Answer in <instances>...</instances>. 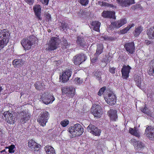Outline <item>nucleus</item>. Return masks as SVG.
Instances as JSON below:
<instances>
[{
    "instance_id": "nucleus-49",
    "label": "nucleus",
    "mask_w": 154,
    "mask_h": 154,
    "mask_svg": "<svg viewBox=\"0 0 154 154\" xmlns=\"http://www.w3.org/2000/svg\"><path fill=\"white\" fill-rule=\"evenodd\" d=\"M75 81L76 84H79L81 83L80 78H76L75 79Z\"/></svg>"
},
{
    "instance_id": "nucleus-36",
    "label": "nucleus",
    "mask_w": 154,
    "mask_h": 154,
    "mask_svg": "<svg viewBox=\"0 0 154 154\" xmlns=\"http://www.w3.org/2000/svg\"><path fill=\"white\" fill-rule=\"evenodd\" d=\"M62 44L63 45V48H69L70 46V43L67 42V41L64 38H62Z\"/></svg>"
},
{
    "instance_id": "nucleus-60",
    "label": "nucleus",
    "mask_w": 154,
    "mask_h": 154,
    "mask_svg": "<svg viewBox=\"0 0 154 154\" xmlns=\"http://www.w3.org/2000/svg\"><path fill=\"white\" fill-rule=\"evenodd\" d=\"M151 63H153V66H154V60H152L151 61Z\"/></svg>"
},
{
    "instance_id": "nucleus-54",
    "label": "nucleus",
    "mask_w": 154,
    "mask_h": 154,
    "mask_svg": "<svg viewBox=\"0 0 154 154\" xmlns=\"http://www.w3.org/2000/svg\"><path fill=\"white\" fill-rule=\"evenodd\" d=\"M102 16L104 18H106V11H104L102 14Z\"/></svg>"
},
{
    "instance_id": "nucleus-28",
    "label": "nucleus",
    "mask_w": 154,
    "mask_h": 154,
    "mask_svg": "<svg viewBox=\"0 0 154 154\" xmlns=\"http://www.w3.org/2000/svg\"><path fill=\"white\" fill-rule=\"evenodd\" d=\"M100 23L97 21L92 22L91 25L93 26V29L95 31H98L99 30V28Z\"/></svg>"
},
{
    "instance_id": "nucleus-58",
    "label": "nucleus",
    "mask_w": 154,
    "mask_h": 154,
    "mask_svg": "<svg viewBox=\"0 0 154 154\" xmlns=\"http://www.w3.org/2000/svg\"><path fill=\"white\" fill-rule=\"evenodd\" d=\"M151 66L152 67V71L153 72V73H154V66H153V63H151Z\"/></svg>"
},
{
    "instance_id": "nucleus-23",
    "label": "nucleus",
    "mask_w": 154,
    "mask_h": 154,
    "mask_svg": "<svg viewBox=\"0 0 154 154\" xmlns=\"http://www.w3.org/2000/svg\"><path fill=\"white\" fill-rule=\"evenodd\" d=\"M145 146L143 143L140 141H137L136 144L135 145V149L137 150H142L145 148Z\"/></svg>"
},
{
    "instance_id": "nucleus-6",
    "label": "nucleus",
    "mask_w": 154,
    "mask_h": 154,
    "mask_svg": "<svg viewBox=\"0 0 154 154\" xmlns=\"http://www.w3.org/2000/svg\"><path fill=\"white\" fill-rule=\"evenodd\" d=\"M91 112L95 117L98 118L100 117L103 113L101 106L99 105L96 104L92 106Z\"/></svg>"
},
{
    "instance_id": "nucleus-5",
    "label": "nucleus",
    "mask_w": 154,
    "mask_h": 154,
    "mask_svg": "<svg viewBox=\"0 0 154 154\" xmlns=\"http://www.w3.org/2000/svg\"><path fill=\"white\" fill-rule=\"evenodd\" d=\"M60 42V40L59 38L52 37L48 43V50L52 51L56 49Z\"/></svg>"
},
{
    "instance_id": "nucleus-44",
    "label": "nucleus",
    "mask_w": 154,
    "mask_h": 154,
    "mask_svg": "<svg viewBox=\"0 0 154 154\" xmlns=\"http://www.w3.org/2000/svg\"><path fill=\"white\" fill-rule=\"evenodd\" d=\"M98 55H95V54H94V56L91 57V62L93 63L95 62L97 60V57Z\"/></svg>"
},
{
    "instance_id": "nucleus-24",
    "label": "nucleus",
    "mask_w": 154,
    "mask_h": 154,
    "mask_svg": "<svg viewBox=\"0 0 154 154\" xmlns=\"http://www.w3.org/2000/svg\"><path fill=\"white\" fill-rule=\"evenodd\" d=\"M143 79L142 77L140 76H137L136 75L134 77V81H135L136 84L139 88H140L141 89L142 86H143L144 84H141Z\"/></svg>"
},
{
    "instance_id": "nucleus-22",
    "label": "nucleus",
    "mask_w": 154,
    "mask_h": 154,
    "mask_svg": "<svg viewBox=\"0 0 154 154\" xmlns=\"http://www.w3.org/2000/svg\"><path fill=\"white\" fill-rule=\"evenodd\" d=\"M85 38L84 37H78L76 41L77 45L82 48H83L86 45V42Z\"/></svg>"
},
{
    "instance_id": "nucleus-39",
    "label": "nucleus",
    "mask_w": 154,
    "mask_h": 154,
    "mask_svg": "<svg viewBox=\"0 0 154 154\" xmlns=\"http://www.w3.org/2000/svg\"><path fill=\"white\" fill-rule=\"evenodd\" d=\"M101 72L98 71H97L94 74V75L96 77L97 79L100 82V79L101 80V79H100L101 78Z\"/></svg>"
},
{
    "instance_id": "nucleus-46",
    "label": "nucleus",
    "mask_w": 154,
    "mask_h": 154,
    "mask_svg": "<svg viewBox=\"0 0 154 154\" xmlns=\"http://www.w3.org/2000/svg\"><path fill=\"white\" fill-rule=\"evenodd\" d=\"M131 143L133 145L135 148V145L137 143V141H136V139H132L131 140Z\"/></svg>"
},
{
    "instance_id": "nucleus-29",
    "label": "nucleus",
    "mask_w": 154,
    "mask_h": 154,
    "mask_svg": "<svg viewBox=\"0 0 154 154\" xmlns=\"http://www.w3.org/2000/svg\"><path fill=\"white\" fill-rule=\"evenodd\" d=\"M143 28L141 26H138L136 27L134 31L133 32V34L135 36H137L141 32L143 31Z\"/></svg>"
},
{
    "instance_id": "nucleus-7",
    "label": "nucleus",
    "mask_w": 154,
    "mask_h": 154,
    "mask_svg": "<svg viewBox=\"0 0 154 154\" xmlns=\"http://www.w3.org/2000/svg\"><path fill=\"white\" fill-rule=\"evenodd\" d=\"M49 113L47 111L42 112L37 119L38 122L41 125L44 126L49 119Z\"/></svg>"
},
{
    "instance_id": "nucleus-19",
    "label": "nucleus",
    "mask_w": 154,
    "mask_h": 154,
    "mask_svg": "<svg viewBox=\"0 0 154 154\" xmlns=\"http://www.w3.org/2000/svg\"><path fill=\"white\" fill-rule=\"evenodd\" d=\"M28 146L32 150L38 151L39 149L40 145L35 142L33 140H29L28 143Z\"/></svg>"
},
{
    "instance_id": "nucleus-30",
    "label": "nucleus",
    "mask_w": 154,
    "mask_h": 154,
    "mask_svg": "<svg viewBox=\"0 0 154 154\" xmlns=\"http://www.w3.org/2000/svg\"><path fill=\"white\" fill-rule=\"evenodd\" d=\"M21 121L22 122H25L26 121L28 120L30 118L29 115L26 114L25 113L23 112L21 114Z\"/></svg>"
},
{
    "instance_id": "nucleus-37",
    "label": "nucleus",
    "mask_w": 154,
    "mask_h": 154,
    "mask_svg": "<svg viewBox=\"0 0 154 154\" xmlns=\"http://www.w3.org/2000/svg\"><path fill=\"white\" fill-rule=\"evenodd\" d=\"M15 117L13 116L9 118H8V119H5V120L8 123L10 124H11L15 123Z\"/></svg>"
},
{
    "instance_id": "nucleus-35",
    "label": "nucleus",
    "mask_w": 154,
    "mask_h": 154,
    "mask_svg": "<svg viewBox=\"0 0 154 154\" xmlns=\"http://www.w3.org/2000/svg\"><path fill=\"white\" fill-rule=\"evenodd\" d=\"M68 27V24L66 23L64 21H62L61 23V25H60V30L62 31H64Z\"/></svg>"
},
{
    "instance_id": "nucleus-13",
    "label": "nucleus",
    "mask_w": 154,
    "mask_h": 154,
    "mask_svg": "<svg viewBox=\"0 0 154 154\" xmlns=\"http://www.w3.org/2000/svg\"><path fill=\"white\" fill-rule=\"evenodd\" d=\"M124 47L128 54H133L135 51L134 43L133 42L126 43L125 44Z\"/></svg>"
},
{
    "instance_id": "nucleus-45",
    "label": "nucleus",
    "mask_w": 154,
    "mask_h": 154,
    "mask_svg": "<svg viewBox=\"0 0 154 154\" xmlns=\"http://www.w3.org/2000/svg\"><path fill=\"white\" fill-rule=\"evenodd\" d=\"M115 8V6H114V5H112V4L107 3H106V8H110L111 9H112Z\"/></svg>"
},
{
    "instance_id": "nucleus-55",
    "label": "nucleus",
    "mask_w": 154,
    "mask_h": 154,
    "mask_svg": "<svg viewBox=\"0 0 154 154\" xmlns=\"http://www.w3.org/2000/svg\"><path fill=\"white\" fill-rule=\"evenodd\" d=\"M147 108L146 107H145L143 109H141V110L142 111L143 113H147L146 110Z\"/></svg>"
},
{
    "instance_id": "nucleus-10",
    "label": "nucleus",
    "mask_w": 154,
    "mask_h": 154,
    "mask_svg": "<svg viewBox=\"0 0 154 154\" xmlns=\"http://www.w3.org/2000/svg\"><path fill=\"white\" fill-rule=\"evenodd\" d=\"M127 20L125 18H123L116 21L114 22H112L110 25L109 28L111 29H112L113 28H115V27L116 28H119L122 26L123 25L127 23Z\"/></svg>"
},
{
    "instance_id": "nucleus-17",
    "label": "nucleus",
    "mask_w": 154,
    "mask_h": 154,
    "mask_svg": "<svg viewBox=\"0 0 154 154\" xmlns=\"http://www.w3.org/2000/svg\"><path fill=\"white\" fill-rule=\"evenodd\" d=\"M131 67L129 66H123L121 69L122 77L124 79H127L129 76Z\"/></svg>"
},
{
    "instance_id": "nucleus-42",
    "label": "nucleus",
    "mask_w": 154,
    "mask_h": 154,
    "mask_svg": "<svg viewBox=\"0 0 154 154\" xmlns=\"http://www.w3.org/2000/svg\"><path fill=\"white\" fill-rule=\"evenodd\" d=\"M69 121L67 120H64L60 122V124L63 127L66 126L69 123Z\"/></svg>"
},
{
    "instance_id": "nucleus-12",
    "label": "nucleus",
    "mask_w": 154,
    "mask_h": 154,
    "mask_svg": "<svg viewBox=\"0 0 154 154\" xmlns=\"http://www.w3.org/2000/svg\"><path fill=\"white\" fill-rule=\"evenodd\" d=\"M71 73V69H67L62 73V75L60 76V79H61L63 82H66L70 77Z\"/></svg>"
},
{
    "instance_id": "nucleus-43",
    "label": "nucleus",
    "mask_w": 154,
    "mask_h": 154,
    "mask_svg": "<svg viewBox=\"0 0 154 154\" xmlns=\"http://www.w3.org/2000/svg\"><path fill=\"white\" fill-rule=\"evenodd\" d=\"M4 115L5 117V119H8L7 118H9L13 116V114L10 112H5L4 113Z\"/></svg>"
},
{
    "instance_id": "nucleus-40",
    "label": "nucleus",
    "mask_w": 154,
    "mask_h": 154,
    "mask_svg": "<svg viewBox=\"0 0 154 154\" xmlns=\"http://www.w3.org/2000/svg\"><path fill=\"white\" fill-rule=\"evenodd\" d=\"M79 2L83 6H86L89 2L88 0H79Z\"/></svg>"
},
{
    "instance_id": "nucleus-14",
    "label": "nucleus",
    "mask_w": 154,
    "mask_h": 154,
    "mask_svg": "<svg viewBox=\"0 0 154 154\" xmlns=\"http://www.w3.org/2000/svg\"><path fill=\"white\" fill-rule=\"evenodd\" d=\"M87 130L95 136L100 135V131L97 127L92 124H90L87 128Z\"/></svg>"
},
{
    "instance_id": "nucleus-34",
    "label": "nucleus",
    "mask_w": 154,
    "mask_h": 154,
    "mask_svg": "<svg viewBox=\"0 0 154 154\" xmlns=\"http://www.w3.org/2000/svg\"><path fill=\"white\" fill-rule=\"evenodd\" d=\"M115 13L114 11H106V18H112L114 19H116L115 16Z\"/></svg>"
},
{
    "instance_id": "nucleus-15",
    "label": "nucleus",
    "mask_w": 154,
    "mask_h": 154,
    "mask_svg": "<svg viewBox=\"0 0 154 154\" xmlns=\"http://www.w3.org/2000/svg\"><path fill=\"white\" fill-rule=\"evenodd\" d=\"M145 134L152 140H154V127H147L145 130Z\"/></svg>"
},
{
    "instance_id": "nucleus-61",
    "label": "nucleus",
    "mask_w": 154,
    "mask_h": 154,
    "mask_svg": "<svg viewBox=\"0 0 154 154\" xmlns=\"http://www.w3.org/2000/svg\"><path fill=\"white\" fill-rule=\"evenodd\" d=\"M3 89L2 88V87H0V93L1 92V91Z\"/></svg>"
},
{
    "instance_id": "nucleus-2",
    "label": "nucleus",
    "mask_w": 154,
    "mask_h": 154,
    "mask_svg": "<svg viewBox=\"0 0 154 154\" xmlns=\"http://www.w3.org/2000/svg\"><path fill=\"white\" fill-rule=\"evenodd\" d=\"M36 41V38L34 35H30L27 38L23 39L21 43L25 50H29Z\"/></svg>"
},
{
    "instance_id": "nucleus-26",
    "label": "nucleus",
    "mask_w": 154,
    "mask_h": 154,
    "mask_svg": "<svg viewBox=\"0 0 154 154\" xmlns=\"http://www.w3.org/2000/svg\"><path fill=\"white\" fill-rule=\"evenodd\" d=\"M47 154H55L54 148L49 146H47L45 147Z\"/></svg>"
},
{
    "instance_id": "nucleus-59",
    "label": "nucleus",
    "mask_w": 154,
    "mask_h": 154,
    "mask_svg": "<svg viewBox=\"0 0 154 154\" xmlns=\"http://www.w3.org/2000/svg\"><path fill=\"white\" fill-rule=\"evenodd\" d=\"M54 62H57V64H59L60 63V61L59 60H57V61H55Z\"/></svg>"
},
{
    "instance_id": "nucleus-9",
    "label": "nucleus",
    "mask_w": 154,
    "mask_h": 154,
    "mask_svg": "<svg viewBox=\"0 0 154 154\" xmlns=\"http://www.w3.org/2000/svg\"><path fill=\"white\" fill-rule=\"evenodd\" d=\"M62 94H66L67 96L73 97L75 94V89L74 87H64L62 88Z\"/></svg>"
},
{
    "instance_id": "nucleus-57",
    "label": "nucleus",
    "mask_w": 154,
    "mask_h": 154,
    "mask_svg": "<svg viewBox=\"0 0 154 154\" xmlns=\"http://www.w3.org/2000/svg\"><path fill=\"white\" fill-rule=\"evenodd\" d=\"M5 152V153H4V154H6V153L7 152V151H6V149H4L1 151V152Z\"/></svg>"
},
{
    "instance_id": "nucleus-56",
    "label": "nucleus",
    "mask_w": 154,
    "mask_h": 154,
    "mask_svg": "<svg viewBox=\"0 0 154 154\" xmlns=\"http://www.w3.org/2000/svg\"><path fill=\"white\" fill-rule=\"evenodd\" d=\"M145 42L146 44L147 45H148L150 44L151 43V42H150V41L147 40H145Z\"/></svg>"
},
{
    "instance_id": "nucleus-51",
    "label": "nucleus",
    "mask_w": 154,
    "mask_h": 154,
    "mask_svg": "<svg viewBox=\"0 0 154 154\" xmlns=\"http://www.w3.org/2000/svg\"><path fill=\"white\" fill-rule=\"evenodd\" d=\"M46 18L48 19V21L50 20L51 19V15H50L49 13H47L46 14Z\"/></svg>"
},
{
    "instance_id": "nucleus-8",
    "label": "nucleus",
    "mask_w": 154,
    "mask_h": 154,
    "mask_svg": "<svg viewBox=\"0 0 154 154\" xmlns=\"http://www.w3.org/2000/svg\"><path fill=\"white\" fill-rule=\"evenodd\" d=\"M87 57L84 54L81 53L78 54L73 57L72 61L75 65H79L87 59Z\"/></svg>"
},
{
    "instance_id": "nucleus-18",
    "label": "nucleus",
    "mask_w": 154,
    "mask_h": 154,
    "mask_svg": "<svg viewBox=\"0 0 154 154\" xmlns=\"http://www.w3.org/2000/svg\"><path fill=\"white\" fill-rule=\"evenodd\" d=\"M33 10L34 11L35 15L37 18L38 20H42V17H41V8L40 5H37L34 6Z\"/></svg>"
},
{
    "instance_id": "nucleus-1",
    "label": "nucleus",
    "mask_w": 154,
    "mask_h": 154,
    "mask_svg": "<svg viewBox=\"0 0 154 154\" xmlns=\"http://www.w3.org/2000/svg\"><path fill=\"white\" fill-rule=\"evenodd\" d=\"M10 34L6 29L1 30L0 32V50L3 48L9 42Z\"/></svg>"
},
{
    "instance_id": "nucleus-62",
    "label": "nucleus",
    "mask_w": 154,
    "mask_h": 154,
    "mask_svg": "<svg viewBox=\"0 0 154 154\" xmlns=\"http://www.w3.org/2000/svg\"><path fill=\"white\" fill-rule=\"evenodd\" d=\"M104 99H105V100L106 101V98L105 97V96H104Z\"/></svg>"
},
{
    "instance_id": "nucleus-38",
    "label": "nucleus",
    "mask_w": 154,
    "mask_h": 154,
    "mask_svg": "<svg viewBox=\"0 0 154 154\" xmlns=\"http://www.w3.org/2000/svg\"><path fill=\"white\" fill-rule=\"evenodd\" d=\"M15 148V146L14 145H11V146L6 147V149H7L10 153H14V149Z\"/></svg>"
},
{
    "instance_id": "nucleus-16",
    "label": "nucleus",
    "mask_w": 154,
    "mask_h": 154,
    "mask_svg": "<svg viewBox=\"0 0 154 154\" xmlns=\"http://www.w3.org/2000/svg\"><path fill=\"white\" fill-rule=\"evenodd\" d=\"M116 110L111 109L107 112V114L112 121H116L118 119Z\"/></svg>"
},
{
    "instance_id": "nucleus-47",
    "label": "nucleus",
    "mask_w": 154,
    "mask_h": 154,
    "mask_svg": "<svg viewBox=\"0 0 154 154\" xmlns=\"http://www.w3.org/2000/svg\"><path fill=\"white\" fill-rule=\"evenodd\" d=\"M116 68L114 67H110L109 69V71L112 73H115V71Z\"/></svg>"
},
{
    "instance_id": "nucleus-33",
    "label": "nucleus",
    "mask_w": 154,
    "mask_h": 154,
    "mask_svg": "<svg viewBox=\"0 0 154 154\" xmlns=\"http://www.w3.org/2000/svg\"><path fill=\"white\" fill-rule=\"evenodd\" d=\"M103 45L102 44H98L97 45V49L95 53V55H99L103 51Z\"/></svg>"
},
{
    "instance_id": "nucleus-50",
    "label": "nucleus",
    "mask_w": 154,
    "mask_h": 154,
    "mask_svg": "<svg viewBox=\"0 0 154 154\" xmlns=\"http://www.w3.org/2000/svg\"><path fill=\"white\" fill-rule=\"evenodd\" d=\"M26 2L30 4H32L34 2V0H24Z\"/></svg>"
},
{
    "instance_id": "nucleus-48",
    "label": "nucleus",
    "mask_w": 154,
    "mask_h": 154,
    "mask_svg": "<svg viewBox=\"0 0 154 154\" xmlns=\"http://www.w3.org/2000/svg\"><path fill=\"white\" fill-rule=\"evenodd\" d=\"M42 4L47 5L48 3L49 0H39Z\"/></svg>"
},
{
    "instance_id": "nucleus-20",
    "label": "nucleus",
    "mask_w": 154,
    "mask_h": 154,
    "mask_svg": "<svg viewBox=\"0 0 154 154\" xmlns=\"http://www.w3.org/2000/svg\"><path fill=\"white\" fill-rule=\"evenodd\" d=\"M117 2L121 6H128L134 3V0H117Z\"/></svg>"
},
{
    "instance_id": "nucleus-64",
    "label": "nucleus",
    "mask_w": 154,
    "mask_h": 154,
    "mask_svg": "<svg viewBox=\"0 0 154 154\" xmlns=\"http://www.w3.org/2000/svg\"><path fill=\"white\" fill-rule=\"evenodd\" d=\"M108 39V37H106V40Z\"/></svg>"
},
{
    "instance_id": "nucleus-11",
    "label": "nucleus",
    "mask_w": 154,
    "mask_h": 154,
    "mask_svg": "<svg viewBox=\"0 0 154 154\" xmlns=\"http://www.w3.org/2000/svg\"><path fill=\"white\" fill-rule=\"evenodd\" d=\"M40 99L45 104H48L52 103L55 100V98L53 96L45 93L41 96Z\"/></svg>"
},
{
    "instance_id": "nucleus-52",
    "label": "nucleus",
    "mask_w": 154,
    "mask_h": 154,
    "mask_svg": "<svg viewBox=\"0 0 154 154\" xmlns=\"http://www.w3.org/2000/svg\"><path fill=\"white\" fill-rule=\"evenodd\" d=\"M98 4L101 6H106V3L105 2H99Z\"/></svg>"
},
{
    "instance_id": "nucleus-4",
    "label": "nucleus",
    "mask_w": 154,
    "mask_h": 154,
    "mask_svg": "<svg viewBox=\"0 0 154 154\" xmlns=\"http://www.w3.org/2000/svg\"><path fill=\"white\" fill-rule=\"evenodd\" d=\"M108 94L107 98H106V103L109 105H114L116 102V97L114 94L112 89L110 88L106 90V94Z\"/></svg>"
},
{
    "instance_id": "nucleus-32",
    "label": "nucleus",
    "mask_w": 154,
    "mask_h": 154,
    "mask_svg": "<svg viewBox=\"0 0 154 154\" xmlns=\"http://www.w3.org/2000/svg\"><path fill=\"white\" fill-rule=\"evenodd\" d=\"M134 26V23L131 24L127 26L125 28L121 29L120 31V33L122 34H125V33L127 32V31H128L129 30L131 27H133V26Z\"/></svg>"
},
{
    "instance_id": "nucleus-25",
    "label": "nucleus",
    "mask_w": 154,
    "mask_h": 154,
    "mask_svg": "<svg viewBox=\"0 0 154 154\" xmlns=\"http://www.w3.org/2000/svg\"><path fill=\"white\" fill-rule=\"evenodd\" d=\"M146 32L149 39H154V27L148 29Z\"/></svg>"
},
{
    "instance_id": "nucleus-63",
    "label": "nucleus",
    "mask_w": 154,
    "mask_h": 154,
    "mask_svg": "<svg viewBox=\"0 0 154 154\" xmlns=\"http://www.w3.org/2000/svg\"><path fill=\"white\" fill-rule=\"evenodd\" d=\"M147 95L148 96H149V94H148V93H147Z\"/></svg>"
},
{
    "instance_id": "nucleus-31",
    "label": "nucleus",
    "mask_w": 154,
    "mask_h": 154,
    "mask_svg": "<svg viewBox=\"0 0 154 154\" xmlns=\"http://www.w3.org/2000/svg\"><path fill=\"white\" fill-rule=\"evenodd\" d=\"M129 132L132 135H134L135 136L137 137H139L140 136V134L137 130L136 128H129Z\"/></svg>"
},
{
    "instance_id": "nucleus-27",
    "label": "nucleus",
    "mask_w": 154,
    "mask_h": 154,
    "mask_svg": "<svg viewBox=\"0 0 154 154\" xmlns=\"http://www.w3.org/2000/svg\"><path fill=\"white\" fill-rule=\"evenodd\" d=\"M34 85L36 89L37 90H42L44 88H45V85L44 83L42 82H36L35 84Z\"/></svg>"
},
{
    "instance_id": "nucleus-53",
    "label": "nucleus",
    "mask_w": 154,
    "mask_h": 154,
    "mask_svg": "<svg viewBox=\"0 0 154 154\" xmlns=\"http://www.w3.org/2000/svg\"><path fill=\"white\" fill-rule=\"evenodd\" d=\"M106 60L105 58H103L101 60V61L102 63H104V65H103V66H106Z\"/></svg>"
},
{
    "instance_id": "nucleus-21",
    "label": "nucleus",
    "mask_w": 154,
    "mask_h": 154,
    "mask_svg": "<svg viewBox=\"0 0 154 154\" xmlns=\"http://www.w3.org/2000/svg\"><path fill=\"white\" fill-rule=\"evenodd\" d=\"M25 63V61L23 59H17L13 60V64L15 67H20L24 65Z\"/></svg>"
},
{
    "instance_id": "nucleus-3",
    "label": "nucleus",
    "mask_w": 154,
    "mask_h": 154,
    "mask_svg": "<svg viewBox=\"0 0 154 154\" xmlns=\"http://www.w3.org/2000/svg\"><path fill=\"white\" fill-rule=\"evenodd\" d=\"M68 130L72 137L81 135L84 132L83 128L79 124H76L74 125L73 126L69 127Z\"/></svg>"
},
{
    "instance_id": "nucleus-41",
    "label": "nucleus",
    "mask_w": 154,
    "mask_h": 154,
    "mask_svg": "<svg viewBox=\"0 0 154 154\" xmlns=\"http://www.w3.org/2000/svg\"><path fill=\"white\" fill-rule=\"evenodd\" d=\"M106 87H102V88H101L100 89V90L98 93V95L99 96H100L101 95H102L103 94L105 90H106Z\"/></svg>"
}]
</instances>
